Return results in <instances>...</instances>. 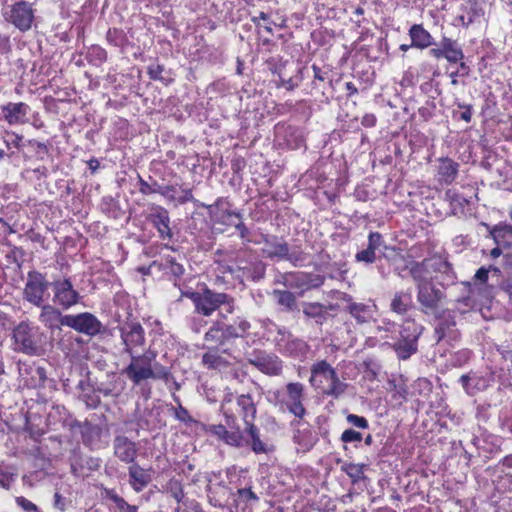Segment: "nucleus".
Segmentation results:
<instances>
[{"mask_svg":"<svg viewBox=\"0 0 512 512\" xmlns=\"http://www.w3.org/2000/svg\"><path fill=\"white\" fill-rule=\"evenodd\" d=\"M239 444L235 448L249 447L255 454H267L270 449L268 445L262 441L260 429L255 423L244 425L243 430L238 428Z\"/></svg>","mask_w":512,"mask_h":512,"instance_id":"16","label":"nucleus"},{"mask_svg":"<svg viewBox=\"0 0 512 512\" xmlns=\"http://www.w3.org/2000/svg\"><path fill=\"white\" fill-rule=\"evenodd\" d=\"M325 282V277L320 274L306 272H292L284 276V285L290 289L307 291L319 288Z\"/></svg>","mask_w":512,"mask_h":512,"instance_id":"19","label":"nucleus"},{"mask_svg":"<svg viewBox=\"0 0 512 512\" xmlns=\"http://www.w3.org/2000/svg\"><path fill=\"white\" fill-rule=\"evenodd\" d=\"M198 282L199 281L197 280V277L192 274H188L182 279H175L173 281V284L175 287L179 289L181 294L180 299L178 301L185 297L193 302L194 298L197 295L198 290L196 288V284Z\"/></svg>","mask_w":512,"mask_h":512,"instance_id":"42","label":"nucleus"},{"mask_svg":"<svg viewBox=\"0 0 512 512\" xmlns=\"http://www.w3.org/2000/svg\"><path fill=\"white\" fill-rule=\"evenodd\" d=\"M302 313L306 321H313L317 326H322L330 317L329 310H333L335 305L328 306L320 302H303Z\"/></svg>","mask_w":512,"mask_h":512,"instance_id":"25","label":"nucleus"},{"mask_svg":"<svg viewBox=\"0 0 512 512\" xmlns=\"http://www.w3.org/2000/svg\"><path fill=\"white\" fill-rule=\"evenodd\" d=\"M433 263L432 271L440 274V279L438 280L439 285L445 288L455 284L457 279L456 273L452 264L448 262L446 258L439 255L433 256Z\"/></svg>","mask_w":512,"mask_h":512,"instance_id":"31","label":"nucleus"},{"mask_svg":"<svg viewBox=\"0 0 512 512\" xmlns=\"http://www.w3.org/2000/svg\"><path fill=\"white\" fill-rule=\"evenodd\" d=\"M435 95H431L430 98L425 102L423 106L418 109V113L423 121L427 122L435 116L436 113V103H435Z\"/></svg>","mask_w":512,"mask_h":512,"instance_id":"58","label":"nucleus"},{"mask_svg":"<svg viewBox=\"0 0 512 512\" xmlns=\"http://www.w3.org/2000/svg\"><path fill=\"white\" fill-rule=\"evenodd\" d=\"M455 105L461 110H453L452 114L455 119L463 120L466 123H470L473 115V106L471 104L456 102Z\"/></svg>","mask_w":512,"mask_h":512,"instance_id":"60","label":"nucleus"},{"mask_svg":"<svg viewBox=\"0 0 512 512\" xmlns=\"http://www.w3.org/2000/svg\"><path fill=\"white\" fill-rule=\"evenodd\" d=\"M345 311L350 314L357 324L362 325L373 319L376 305L372 303H351L346 305Z\"/></svg>","mask_w":512,"mask_h":512,"instance_id":"35","label":"nucleus"},{"mask_svg":"<svg viewBox=\"0 0 512 512\" xmlns=\"http://www.w3.org/2000/svg\"><path fill=\"white\" fill-rule=\"evenodd\" d=\"M2 139L8 150L12 147L19 149L21 147L23 136L13 131L5 130L2 134Z\"/></svg>","mask_w":512,"mask_h":512,"instance_id":"63","label":"nucleus"},{"mask_svg":"<svg viewBox=\"0 0 512 512\" xmlns=\"http://www.w3.org/2000/svg\"><path fill=\"white\" fill-rule=\"evenodd\" d=\"M147 219L157 230L160 239L172 240L173 233L170 227L169 212L166 208L156 204L151 205Z\"/></svg>","mask_w":512,"mask_h":512,"instance_id":"22","label":"nucleus"},{"mask_svg":"<svg viewBox=\"0 0 512 512\" xmlns=\"http://www.w3.org/2000/svg\"><path fill=\"white\" fill-rule=\"evenodd\" d=\"M459 164L450 158H441L438 165L439 180L451 184L458 174Z\"/></svg>","mask_w":512,"mask_h":512,"instance_id":"43","label":"nucleus"},{"mask_svg":"<svg viewBox=\"0 0 512 512\" xmlns=\"http://www.w3.org/2000/svg\"><path fill=\"white\" fill-rule=\"evenodd\" d=\"M41 308L39 314V321L48 329L55 330L60 329L61 326H65V320L68 318V314L63 315L61 311L56 308V305L42 304L38 306Z\"/></svg>","mask_w":512,"mask_h":512,"instance_id":"27","label":"nucleus"},{"mask_svg":"<svg viewBox=\"0 0 512 512\" xmlns=\"http://www.w3.org/2000/svg\"><path fill=\"white\" fill-rule=\"evenodd\" d=\"M495 243L504 248L512 246V226L499 224L491 231Z\"/></svg>","mask_w":512,"mask_h":512,"instance_id":"46","label":"nucleus"},{"mask_svg":"<svg viewBox=\"0 0 512 512\" xmlns=\"http://www.w3.org/2000/svg\"><path fill=\"white\" fill-rule=\"evenodd\" d=\"M225 258L218 261V269L222 274H229L239 284L259 282L265 278L266 263L260 260L251 250L217 251Z\"/></svg>","mask_w":512,"mask_h":512,"instance_id":"1","label":"nucleus"},{"mask_svg":"<svg viewBox=\"0 0 512 512\" xmlns=\"http://www.w3.org/2000/svg\"><path fill=\"white\" fill-rule=\"evenodd\" d=\"M251 329V323L245 317H236L232 323L224 321V332L228 341L237 338H244Z\"/></svg>","mask_w":512,"mask_h":512,"instance_id":"38","label":"nucleus"},{"mask_svg":"<svg viewBox=\"0 0 512 512\" xmlns=\"http://www.w3.org/2000/svg\"><path fill=\"white\" fill-rule=\"evenodd\" d=\"M99 207L102 213L112 219H119L124 214L119 201L112 196H104Z\"/></svg>","mask_w":512,"mask_h":512,"instance_id":"48","label":"nucleus"},{"mask_svg":"<svg viewBox=\"0 0 512 512\" xmlns=\"http://www.w3.org/2000/svg\"><path fill=\"white\" fill-rule=\"evenodd\" d=\"M14 350L30 355H40L42 351V333L38 326L29 322H20L12 332Z\"/></svg>","mask_w":512,"mask_h":512,"instance_id":"5","label":"nucleus"},{"mask_svg":"<svg viewBox=\"0 0 512 512\" xmlns=\"http://www.w3.org/2000/svg\"><path fill=\"white\" fill-rule=\"evenodd\" d=\"M444 48H445L444 58L449 63L456 64L459 61H462L465 57L460 44L456 40H453L448 37H444Z\"/></svg>","mask_w":512,"mask_h":512,"instance_id":"47","label":"nucleus"},{"mask_svg":"<svg viewBox=\"0 0 512 512\" xmlns=\"http://www.w3.org/2000/svg\"><path fill=\"white\" fill-rule=\"evenodd\" d=\"M87 61L94 66H101L107 60V52L99 45H92L86 53Z\"/></svg>","mask_w":512,"mask_h":512,"instance_id":"52","label":"nucleus"},{"mask_svg":"<svg viewBox=\"0 0 512 512\" xmlns=\"http://www.w3.org/2000/svg\"><path fill=\"white\" fill-rule=\"evenodd\" d=\"M278 334L281 336V338L277 340L279 351L293 358L301 359L306 357L310 350L306 341L293 337L285 328H278Z\"/></svg>","mask_w":512,"mask_h":512,"instance_id":"14","label":"nucleus"},{"mask_svg":"<svg viewBox=\"0 0 512 512\" xmlns=\"http://www.w3.org/2000/svg\"><path fill=\"white\" fill-rule=\"evenodd\" d=\"M304 385L300 382H289L286 384V398L284 411L287 410L298 419H303L307 411L303 404Z\"/></svg>","mask_w":512,"mask_h":512,"instance_id":"18","label":"nucleus"},{"mask_svg":"<svg viewBox=\"0 0 512 512\" xmlns=\"http://www.w3.org/2000/svg\"><path fill=\"white\" fill-rule=\"evenodd\" d=\"M231 204L227 198L220 197L218 198L213 205L208 206L210 213H214L216 219L218 221L224 222V218L227 217L229 219L236 218L242 219V216L239 212L230 210Z\"/></svg>","mask_w":512,"mask_h":512,"instance_id":"41","label":"nucleus"},{"mask_svg":"<svg viewBox=\"0 0 512 512\" xmlns=\"http://www.w3.org/2000/svg\"><path fill=\"white\" fill-rule=\"evenodd\" d=\"M365 464L344 463L341 470L345 472L352 480L353 483L359 482L364 478Z\"/></svg>","mask_w":512,"mask_h":512,"instance_id":"54","label":"nucleus"},{"mask_svg":"<svg viewBox=\"0 0 512 512\" xmlns=\"http://www.w3.org/2000/svg\"><path fill=\"white\" fill-rule=\"evenodd\" d=\"M238 413L244 425L254 423L257 415V406L250 393L241 394L236 397Z\"/></svg>","mask_w":512,"mask_h":512,"instance_id":"34","label":"nucleus"},{"mask_svg":"<svg viewBox=\"0 0 512 512\" xmlns=\"http://www.w3.org/2000/svg\"><path fill=\"white\" fill-rule=\"evenodd\" d=\"M383 244V236L379 232H370L368 235L367 247L355 254V261L357 263H364L366 265L373 264L377 259L376 250L379 249Z\"/></svg>","mask_w":512,"mask_h":512,"instance_id":"28","label":"nucleus"},{"mask_svg":"<svg viewBox=\"0 0 512 512\" xmlns=\"http://www.w3.org/2000/svg\"><path fill=\"white\" fill-rule=\"evenodd\" d=\"M238 426L233 431H228L222 424H210L206 426L205 431L215 436L217 439L223 441L225 444L235 447L239 444Z\"/></svg>","mask_w":512,"mask_h":512,"instance_id":"39","label":"nucleus"},{"mask_svg":"<svg viewBox=\"0 0 512 512\" xmlns=\"http://www.w3.org/2000/svg\"><path fill=\"white\" fill-rule=\"evenodd\" d=\"M493 381V377L488 374H481L477 371H469L458 379L464 392L468 396H475L480 392L487 390Z\"/></svg>","mask_w":512,"mask_h":512,"instance_id":"21","label":"nucleus"},{"mask_svg":"<svg viewBox=\"0 0 512 512\" xmlns=\"http://www.w3.org/2000/svg\"><path fill=\"white\" fill-rule=\"evenodd\" d=\"M106 499L112 501L119 512H138V507L130 505L123 497L119 496L114 489H105Z\"/></svg>","mask_w":512,"mask_h":512,"instance_id":"50","label":"nucleus"},{"mask_svg":"<svg viewBox=\"0 0 512 512\" xmlns=\"http://www.w3.org/2000/svg\"><path fill=\"white\" fill-rule=\"evenodd\" d=\"M3 118L10 125L24 124L27 122V115L30 107L24 102H9L1 107Z\"/></svg>","mask_w":512,"mask_h":512,"instance_id":"29","label":"nucleus"},{"mask_svg":"<svg viewBox=\"0 0 512 512\" xmlns=\"http://www.w3.org/2000/svg\"><path fill=\"white\" fill-rule=\"evenodd\" d=\"M462 285L470 290L478 307L489 304L494 297V288L487 283L463 282Z\"/></svg>","mask_w":512,"mask_h":512,"instance_id":"36","label":"nucleus"},{"mask_svg":"<svg viewBox=\"0 0 512 512\" xmlns=\"http://www.w3.org/2000/svg\"><path fill=\"white\" fill-rule=\"evenodd\" d=\"M36 9L33 3L17 1L2 10L4 20L22 33L31 30L35 21Z\"/></svg>","mask_w":512,"mask_h":512,"instance_id":"6","label":"nucleus"},{"mask_svg":"<svg viewBox=\"0 0 512 512\" xmlns=\"http://www.w3.org/2000/svg\"><path fill=\"white\" fill-rule=\"evenodd\" d=\"M123 352L130 358L144 349L146 344L145 330L143 326L135 320L124 321L117 327Z\"/></svg>","mask_w":512,"mask_h":512,"instance_id":"8","label":"nucleus"},{"mask_svg":"<svg viewBox=\"0 0 512 512\" xmlns=\"http://www.w3.org/2000/svg\"><path fill=\"white\" fill-rule=\"evenodd\" d=\"M248 363L268 376H279L283 370V361L274 353L254 350L247 358Z\"/></svg>","mask_w":512,"mask_h":512,"instance_id":"11","label":"nucleus"},{"mask_svg":"<svg viewBox=\"0 0 512 512\" xmlns=\"http://www.w3.org/2000/svg\"><path fill=\"white\" fill-rule=\"evenodd\" d=\"M287 255L284 256L283 260L289 261L294 266H302L307 260V253L298 247L291 248L287 247Z\"/></svg>","mask_w":512,"mask_h":512,"instance_id":"55","label":"nucleus"},{"mask_svg":"<svg viewBox=\"0 0 512 512\" xmlns=\"http://www.w3.org/2000/svg\"><path fill=\"white\" fill-rule=\"evenodd\" d=\"M123 373L134 385H139L142 381L148 379L163 380L168 384L173 379L170 369L156 361L151 365H142V367L129 364L123 369Z\"/></svg>","mask_w":512,"mask_h":512,"instance_id":"9","label":"nucleus"},{"mask_svg":"<svg viewBox=\"0 0 512 512\" xmlns=\"http://www.w3.org/2000/svg\"><path fill=\"white\" fill-rule=\"evenodd\" d=\"M432 265H434L433 257L424 259L420 262L413 261L410 263L408 266L409 274L411 275L416 288L433 281Z\"/></svg>","mask_w":512,"mask_h":512,"instance_id":"26","label":"nucleus"},{"mask_svg":"<svg viewBox=\"0 0 512 512\" xmlns=\"http://www.w3.org/2000/svg\"><path fill=\"white\" fill-rule=\"evenodd\" d=\"M445 199L450 202V206L454 214H456L459 210H462L464 205L467 204V200L452 189H449L445 192Z\"/></svg>","mask_w":512,"mask_h":512,"instance_id":"56","label":"nucleus"},{"mask_svg":"<svg viewBox=\"0 0 512 512\" xmlns=\"http://www.w3.org/2000/svg\"><path fill=\"white\" fill-rule=\"evenodd\" d=\"M416 289L421 311L425 314H434L445 298V294L434 285L433 281Z\"/></svg>","mask_w":512,"mask_h":512,"instance_id":"17","label":"nucleus"},{"mask_svg":"<svg viewBox=\"0 0 512 512\" xmlns=\"http://www.w3.org/2000/svg\"><path fill=\"white\" fill-rule=\"evenodd\" d=\"M408 35L411 39L410 46L414 48L424 50L437 45L433 36L422 24H413L408 30Z\"/></svg>","mask_w":512,"mask_h":512,"instance_id":"33","label":"nucleus"},{"mask_svg":"<svg viewBox=\"0 0 512 512\" xmlns=\"http://www.w3.org/2000/svg\"><path fill=\"white\" fill-rule=\"evenodd\" d=\"M53 290V303L64 310L76 305L81 296L77 290L74 289L73 284L69 278L59 279L52 282Z\"/></svg>","mask_w":512,"mask_h":512,"instance_id":"12","label":"nucleus"},{"mask_svg":"<svg viewBox=\"0 0 512 512\" xmlns=\"http://www.w3.org/2000/svg\"><path fill=\"white\" fill-rule=\"evenodd\" d=\"M239 444L235 448L249 447L255 454H267L270 449L268 445L262 441L260 429L255 423L244 425L243 430L238 428Z\"/></svg>","mask_w":512,"mask_h":512,"instance_id":"15","label":"nucleus"},{"mask_svg":"<svg viewBox=\"0 0 512 512\" xmlns=\"http://www.w3.org/2000/svg\"><path fill=\"white\" fill-rule=\"evenodd\" d=\"M197 295L193 300L194 311L204 317L212 316L221 306L225 311L232 314L235 311L236 302L234 297L227 293L217 292L209 288L206 283L196 284Z\"/></svg>","mask_w":512,"mask_h":512,"instance_id":"2","label":"nucleus"},{"mask_svg":"<svg viewBox=\"0 0 512 512\" xmlns=\"http://www.w3.org/2000/svg\"><path fill=\"white\" fill-rule=\"evenodd\" d=\"M261 238L265 244V248L262 250L265 256L269 259L283 260L287 255L288 243L275 235L261 234Z\"/></svg>","mask_w":512,"mask_h":512,"instance_id":"32","label":"nucleus"},{"mask_svg":"<svg viewBox=\"0 0 512 512\" xmlns=\"http://www.w3.org/2000/svg\"><path fill=\"white\" fill-rule=\"evenodd\" d=\"M164 267L167 274L170 275V277H173V281L175 279H182L186 276L184 265L177 262L173 257L168 256L165 258Z\"/></svg>","mask_w":512,"mask_h":512,"instance_id":"53","label":"nucleus"},{"mask_svg":"<svg viewBox=\"0 0 512 512\" xmlns=\"http://www.w3.org/2000/svg\"><path fill=\"white\" fill-rule=\"evenodd\" d=\"M424 331V326L414 319L406 318L400 326L397 341L391 346L400 360H408L418 351V340Z\"/></svg>","mask_w":512,"mask_h":512,"instance_id":"4","label":"nucleus"},{"mask_svg":"<svg viewBox=\"0 0 512 512\" xmlns=\"http://www.w3.org/2000/svg\"><path fill=\"white\" fill-rule=\"evenodd\" d=\"M212 476L219 477L220 473L207 474L205 476L208 482L205 489L208 502L213 507L223 508L227 504L228 497L231 492L224 481L220 480L218 482H213Z\"/></svg>","mask_w":512,"mask_h":512,"instance_id":"23","label":"nucleus"},{"mask_svg":"<svg viewBox=\"0 0 512 512\" xmlns=\"http://www.w3.org/2000/svg\"><path fill=\"white\" fill-rule=\"evenodd\" d=\"M303 68H299L297 70V75L294 77H290L288 79L283 78L279 74V83L277 84V87H285L287 90L292 91L295 88H297L300 84V82L303 80Z\"/></svg>","mask_w":512,"mask_h":512,"instance_id":"61","label":"nucleus"},{"mask_svg":"<svg viewBox=\"0 0 512 512\" xmlns=\"http://www.w3.org/2000/svg\"><path fill=\"white\" fill-rule=\"evenodd\" d=\"M234 497V502L238 505L241 502L249 504L255 503L259 497L251 490V488H240L235 494L231 493Z\"/></svg>","mask_w":512,"mask_h":512,"instance_id":"57","label":"nucleus"},{"mask_svg":"<svg viewBox=\"0 0 512 512\" xmlns=\"http://www.w3.org/2000/svg\"><path fill=\"white\" fill-rule=\"evenodd\" d=\"M49 282L46 275L37 270H30L27 273L23 289V299L34 306H42L49 298Z\"/></svg>","mask_w":512,"mask_h":512,"instance_id":"7","label":"nucleus"},{"mask_svg":"<svg viewBox=\"0 0 512 512\" xmlns=\"http://www.w3.org/2000/svg\"><path fill=\"white\" fill-rule=\"evenodd\" d=\"M310 370V384L324 395L339 398L346 391L347 384L339 379L336 370L326 360L316 361Z\"/></svg>","mask_w":512,"mask_h":512,"instance_id":"3","label":"nucleus"},{"mask_svg":"<svg viewBox=\"0 0 512 512\" xmlns=\"http://www.w3.org/2000/svg\"><path fill=\"white\" fill-rule=\"evenodd\" d=\"M114 456L122 463H135L138 455V445L125 435H116L112 442Z\"/></svg>","mask_w":512,"mask_h":512,"instance_id":"24","label":"nucleus"},{"mask_svg":"<svg viewBox=\"0 0 512 512\" xmlns=\"http://www.w3.org/2000/svg\"><path fill=\"white\" fill-rule=\"evenodd\" d=\"M18 373L23 385L27 388L36 389L45 386L47 380L46 370L34 363L19 362Z\"/></svg>","mask_w":512,"mask_h":512,"instance_id":"20","label":"nucleus"},{"mask_svg":"<svg viewBox=\"0 0 512 512\" xmlns=\"http://www.w3.org/2000/svg\"><path fill=\"white\" fill-rule=\"evenodd\" d=\"M70 461V470L71 473L76 476L80 477L83 476V470L85 468V460L82 457V455L76 451H73L72 455L69 458Z\"/></svg>","mask_w":512,"mask_h":512,"instance_id":"59","label":"nucleus"},{"mask_svg":"<svg viewBox=\"0 0 512 512\" xmlns=\"http://www.w3.org/2000/svg\"><path fill=\"white\" fill-rule=\"evenodd\" d=\"M106 40L115 47H122L126 41V35L121 29H109L106 34Z\"/></svg>","mask_w":512,"mask_h":512,"instance_id":"64","label":"nucleus"},{"mask_svg":"<svg viewBox=\"0 0 512 512\" xmlns=\"http://www.w3.org/2000/svg\"><path fill=\"white\" fill-rule=\"evenodd\" d=\"M273 295L277 300L278 305L284 307L288 311H292L296 306V297L295 295L288 290H278L275 289L273 291Z\"/></svg>","mask_w":512,"mask_h":512,"instance_id":"51","label":"nucleus"},{"mask_svg":"<svg viewBox=\"0 0 512 512\" xmlns=\"http://www.w3.org/2000/svg\"><path fill=\"white\" fill-rule=\"evenodd\" d=\"M204 340L207 343L214 344L213 347L217 348H220L229 342L224 332V321L220 319L213 321L210 328L204 334Z\"/></svg>","mask_w":512,"mask_h":512,"instance_id":"40","label":"nucleus"},{"mask_svg":"<svg viewBox=\"0 0 512 512\" xmlns=\"http://www.w3.org/2000/svg\"><path fill=\"white\" fill-rule=\"evenodd\" d=\"M465 291H466V295L458 298L456 301V303H457L456 308L461 313H465L467 310L474 309V308L478 307L472 293H470V290H465Z\"/></svg>","mask_w":512,"mask_h":512,"instance_id":"62","label":"nucleus"},{"mask_svg":"<svg viewBox=\"0 0 512 512\" xmlns=\"http://www.w3.org/2000/svg\"><path fill=\"white\" fill-rule=\"evenodd\" d=\"M143 353L133 355L129 364H134L136 367H142V365H151L156 361L158 351L154 347V341L151 342L146 350H142Z\"/></svg>","mask_w":512,"mask_h":512,"instance_id":"49","label":"nucleus"},{"mask_svg":"<svg viewBox=\"0 0 512 512\" xmlns=\"http://www.w3.org/2000/svg\"><path fill=\"white\" fill-rule=\"evenodd\" d=\"M228 350H222L217 347H211L209 350L202 355V364L207 369L212 370H223L229 367L230 362L223 356L224 353H227Z\"/></svg>","mask_w":512,"mask_h":512,"instance_id":"37","label":"nucleus"},{"mask_svg":"<svg viewBox=\"0 0 512 512\" xmlns=\"http://www.w3.org/2000/svg\"><path fill=\"white\" fill-rule=\"evenodd\" d=\"M128 477L129 485L137 493L143 491L152 481L151 470L144 469L136 462L129 465Z\"/></svg>","mask_w":512,"mask_h":512,"instance_id":"30","label":"nucleus"},{"mask_svg":"<svg viewBox=\"0 0 512 512\" xmlns=\"http://www.w3.org/2000/svg\"><path fill=\"white\" fill-rule=\"evenodd\" d=\"M434 338L436 343L446 340L450 344L460 339V333L456 328L455 314L453 311L447 309L437 315Z\"/></svg>","mask_w":512,"mask_h":512,"instance_id":"10","label":"nucleus"},{"mask_svg":"<svg viewBox=\"0 0 512 512\" xmlns=\"http://www.w3.org/2000/svg\"><path fill=\"white\" fill-rule=\"evenodd\" d=\"M388 391L391 393V398L397 406H401L407 401L408 388L402 379H389Z\"/></svg>","mask_w":512,"mask_h":512,"instance_id":"45","label":"nucleus"},{"mask_svg":"<svg viewBox=\"0 0 512 512\" xmlns=\"http://www.w3.org/2000/svg\"><path fill=\"white\" fill-rule=\"evenodd\" d=\"M64 323L65 326L90 337L100 334L103 330L101 321L89 312L76 315L68 314V318H66Z\"/></svg>","mask_w":512,"mask_h":512,"instance_id":"13","label":"nucleus"},{"mask_svg":"<svg viewBox=\"0 0 512 512\" xmlns=\"http://www.w3.org/2000/svg\"><path fill=\"white\" fill-rule=\"evenodd\" d=\"M412 306V296L409 292H396L391 300L390 309L399 315L405 314Z\"/></svg>","mask_w":512,"mask_h":512,"instance_id":"44","label":"nucleus"}]
</instances>
